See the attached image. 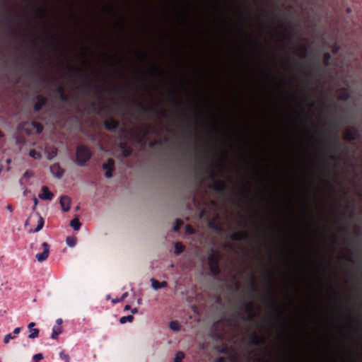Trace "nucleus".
I'll return each instance as SVG.
<instances>
[{
	"label": "nucleus",
	"mask_w": 362,
	"mask_h": 362,
	"mask_svg": "<svg viewBox=\"0 0 362 362\" xmlns=\"http://www.w3.org/2000/svg\"><path fill=\"white\" fill-rule=\"evenodd\" d=\"M185 249V247L180 243H176L175 244V250L174 252L175 255H179Z\"/></svg>",
	"instance_id": "obj_19"
},
{
	"label": "nucleus",
	"mask_w": 362,
	"mask_h": 362,
	"mask_svg": "<svg viewBox=\"0 0 362 362\" xmlns=\"http://www.w3.org/2000/svg\"><path fill=\"white\" fill-rule=\"evenodd\" d=\"M265 341L264 338L262 336L256 335L255 334H252L250 337V344L258 346L264 344Z\"/></svg>",
	"instance_id": "obj_7"
},
{
	"label": "nucleus",
	"mask_w": 362,
	"mask_h": 362,
	"mask_svg": "<svg viewBox=\"0 0 362 362\" xmlns=\"http://www.w3.org/2000/svg\"><path fill=\"white\" fill-rule=\"evenodd\" d=\"M36 217H37V226L35 230H30L29 233H37V232L40 231L43 228V226H44L43 218L39 214H37L36 215Z\"/></svg>",
	"instance_id": "obj_12"
},
{
	"label": "nucleus",
	"mask_w": 362,
	"mask_h": 362,
	"mask_svg": "<svg viewBox=\"0 0 362 362\" xmlns=\"http://www.w3.org/2000/svg\"><path fill=\"white\" fill-rule=\"evenodd\" d=\"M4 136L3 133L0 131V138H1Z\"/></svg>",
	"instance_id": "obj_44"
},
{
	"label": "nucleus",
	"mask_w": 362,
	"mask_h": 362,
	"mask_svg": "<svg viewBox=\"0 0 362 362\" xmlns=\"http://www.w3.org/2000/svg\"><path fill=\"white\" fill-rule=\"evenodd\" d=\"M91 157L90 150L84 146H78L76 149V163L83 165Z\"/></svg>",
	"instance_id": "obj_1"
},
{
	"label": "nucleus",
	"mask_w": 362,
	"mask_h": 362,
	"mask_svg": "<svg viewBox=\"0 0 362 362\" xmlns=\"http://www.w3.org/2000/svg\"><path fill=\"white\" fill-rule=\"evenodd\" d=\"M62 326H54L52 328V339H57L58 335L62 333Z\"/></svg>",
	"instance_id": "obj_16"
},
{
	"label": "nucleus",
	"mask_w": 362,
	"mask_h": 362,
	"mask_svg": "<svg viewBox=\"0 0 362 362\" xmlns=\"http://www.w3.org/2000/svg\"><path fill=\"white\" fill-rule=\"evenodd\" d=\"M26 194H27V191H26V190H25V191L23 192V195H24V196H25V195H26Z\"/></svg>",
	"instance_id": "obj_46"
},
{
	"label": "nucleus",
	"mask_w": 362,
	"mask_h": 362,
	"mask_svg": "<svg viewBox=\"0 0 362 362\" xmlns=\"http://www.w3.org/2000/svg\"><path fill=\"white\" fill-rule=\"evenodd\" d=\"M50 171L52 175L57 177H61L63 175L64 170L58 164H54L50 167Z\"/></svg>",
	"instance_id": "obj_9"
},
{
	"label": "nucleus",
	"mask_w": 362,
	"mask_h": 362,
	"mask_svg": "<svg viewBox=\"0 0 362 362\" xmlns=\"http://www.w3.org/2000/svg\"><path fill=\"white\" fill-rule=\"evenodd\" d=\"M329 57H330V56H329V54L328 53H327V54H325V60H328V59H329Z\"/></svg>",
	"instance_id": "obj_41"
},
{
	"label": "nucleus",
	"mask_w": 362,
	"mask_h": 362,
	"mask_svg": "<svg viewBox=\"0 0 362 362\" xmlns=\"http://www.w3.org/2000/svg\"><path fill=\"white\" fill-rule=\"evenodd\" d=\"M134 320V317L132 315L123 316L120 317L119 322L121 324H124L126 322H132Z\"/></svg>",
	"instance_id": "obj_22"
},
{
	"label": "nucleus",
	"mask_w": 362,
	"mask_h": 362,
	"mask_svg": "<svg viewBox=\"0 0 362 362\" xmlns=\"http://www.w3.org/2000/svg\"><path fill=\"white\" fill-rule=\"evenodd\" d=\"M21 330V327H16L14 330H13V334H18L20 333Z\"/></svg>",
	"instance_id": "obj_33"
},
{
	"label": "nucleus",
	"mask_w": 362,
	"mask_h": 362,
	"mask_svg": "<svg viewBox=\"0 0 362 362\" xmlns=\"http://www.w3.org/2000/svg\"><path fill=\"white\" fill-rule=\"evenodd\" d=\"M230 238L233 240L240 241L245 239L247 234L243 231H237L232 233Z\"/></svg>",
	"instance_id": "obj_10"
},
{
	"label": "nucleus",
	"mask_w": 362,
	"mask_h": 362,
	"mask_svg": "<svg viewBox=\"0 0 362 362\" xmlns=\"http://www.w3.org/2000/svg\"><path fill=\"white\" fill-rule=\"evenodd\" d=\"M339 49V46H337V45H334V46L333 47L332 51H333L334 52H337Z\"/></svg>",
	"instance_id": "obj_36"
},
{
	"label": "nucleus",
	"mask_w": 362,
	"mask_h": 362,
	"mask_svg": "<svg viewBox=\"0 0 362 362\" xmlns=\"http://www.w3.org/2000/svg\"><path fill=\"white\" fill-rule=\"evenodd\" d=\"M29 156L35 159H40L42 158L41 153L35 149H32L29 151Z\"/></svg>",
	"instance_id": "obj_21"
},
{
	"label": "nucleus",
	"mask_w": 362,
	"mask_h": 362,
	"mask_svg": "<svg viewBox=\"0 0 362 362\" xmlns=\"http://www.w3.org/2000/svg\"><path fill=\"white\" fill-rule=\"evenodd\" d=\"M112 302H113V303H117V302H118V300L115 299V300H112Z\"/></svg>",
	"instance_id": "obj_47"
},
{
	"label": "nucleus",
	"mask_w": 362,
	"mask_h": 362,
	"mask_svg": "<svg viewBox=\"0 0 362 362\" xmlns=\"http://www.w3.org/2000/svg\"><path fill=\"white\" fill-rule=\"evenodd\" d=\"M357 136V132L355 129H347L344 134V139L347 141H353Z\"/></svg>",
	"instance_id": "obj_11"
},
{
	"label": "nucleus",
	"mask_w": 362,
	"mask_h": 362,
	"mask_svg": "<svg viewBox=\"0 0 362 362\" xmlns=\"http://www.w3.org/2000/svg\"><path fill=\"white\" fill-rule=\"evenodd\" d=\"M6 163H11V159H8V160H6Z\"/></svg>",
	"instance_id": "obj_45"
},
{
	"label": "nucleus",
	"mask_w": 362,
	"mask_h": 362,
	"mask_svg": "<svg viewBox=\"0 0 362 362\" xmlns=\"http://www.w3.org/2000/svg\"><path fill=\"white\" fill-rule=\"evenodd\" d=\"M70 226L74 230H78L81 226V223H80L78 218L76 217L71 221Z\"/></svg>",
	"instance_id": "obj_14"
},
{
	"label": "nucleus",
	"mask_w": 362,
	"mask_h": 362,
	"mask_svg": "<svg viewBox=\"0 0 362 362\" xmlns=\"http://www.w3.org/2000/svg\"><path fill=\"white\" fill-rule=\"evenodd\" d=\"M6 209H7L8 211H9L10 212H12V211H13L12 206H11V205H10V204H8V205L6 206Z\"/></svg>",
	"instance_id": "obj_38"
},
{
	"label": "nucleus",
	"mask_w": 362,
	"mask_h": 362,
	"mask_svg": "<svg viewBox=\"0 0 362 362\" xmlns=\"http://www.w3.org/2000/svg\"><path fill=\"white\" fill-rule=\"evenodd\" d=\"M40 330L38 329H33L30 330V334L28 335V338L33 339L38 337Z\"/></svg>",
	"instance_id": "obj_23"
},
{
	"label": "nucleus",
	"mask_w": 362,
	"mask_h": 362,
	"mask_svg": "<svg viewBox=\"0 0 362 362\" xmlns=\"http://www.w3.org/2000/svg\"><path fill=\"white\" fill-rule=\"evenodd\" d=\"M59 204L64 211H68L71 206V199L68 196H62Z\"/></svg>",
	"instance_id": "obj_5"
},
{
	"label": "nucleus",
	"mask_w": 362,
	"mask_h": 362,
	"mask_svg": "<svg viewBox=\"0 0 362 362\" xmlns=\"http://www.w3.org/2000/svg\"><path fill=\"white\" fill-rule=\"evenodd\" d=\"M66 243L68 246L74 247L76 243V239L74 236H69L66 238Z\"/></svg>",
	"instance_id": "obj_20"
},
{
	"label": "nucleus",
	"mask_w": 362,
	"mask_h": 362,
	"mask_svg": "<svg viewBox=\"0 0 362 362\" xmlns=\"http://www.w3.org/2000/svg\"><path fill=\"white\" fill-rule=\"evenodd\" d=\"M120 148L122 151V154L125 157L129 156L132 153V148L130 147L127 146L125 144H122L120 145Z\"/></svg>",
	"instance_id": "obj_17"
},
{
	"label": "nucleus",
	"mask_w": 362,
	"mask_h": 362,
	"mask_svg": "<svg viewBox=\"0 0 362 362\" xmlns=\"http://www.w3.org/2000/svg\"><path fill=\"white\" fill-rule=\"evenodd\" d=\"M170 328L173 331H178L180 329V326L177 321H171L170 322Z\"/></svg>",
	"instance_id": "obj_24"
},
{
	"label": "nucleus",
	"mask_w": 362,
	"mask_h": 362,
	"mask_svg": "<svg viewBox=\"0 0 362 362\" xmlns=\"http://www.w3.org/2000/svg\"><path fill=\"white\" fill-rule=\"evenodd\" d=\"M182 223V221L177 220L176 225L174 226L173 229L175 231H178L180 229V225Z\"/></svg>",
	"instance_id": "obj_31"
},
{
	"label": "nucleus",
	"mask_w": 362,
	"mask_h": 362,
	"mask_svg": "<svg viewBox=\"0 0 362 362\" xmlns=\"http://www.w3.org/2000/svg\"><path fill=\"white\" fill-rule=\"evenodd\" d=\"M209 265L210 267L211 272L216 275L219 273V267H218V257L217 255L212 253L209 257Z\"/></svg>",
	"instance_id": "obj_2"
},
{
	"label": "nucleus",
	"mask_w": 362,
	"mask_h": 362,
	"mask_svg": "<svg viewBox=\"0 0 362 362\" xmlns=\"http://www.w3.org/2000/svg\"><path fill=\"white\" fill-rule=\"evenodd\" d=\"M130 309H131L130 305H125V307H124V310H130Z\"/></svg>",
	"instance_id": "obj_40"
},
{
	"label": "nucleus",
	"mask_w": 362,
	"mask_h": 362,
	"mask_svg": "<svg viewBox=\"0 0 362 362\" xmlns=\"http://www.w3.org/2000/svg\"><path fill=\"white\" fill-rule=\"evenodd\" d=\"M186 232L189 234H192L194 231H193V229L189 226H186Z\"/></svg>",
	"instance_id": "obj_32"
},
{
	"label": "nucleus",
	"mask_w": 362,
	"mask_h": 362,
	"mask_svg": "<svg viewBox=\"0 0 362 362\" xmlns=\"http://www.w3.org/2000/svg\"><path fill=\"white\" fill-rule=\"evenodd\" d=\"M33 201H34V208H33V209H35V207L37 206V204H38V201H37V198H34Z\"/></svg>",
	"instance_id": "obj_37"
},
{
	"label": "nucleus",
	"mask_w": 362,
	"mask_h": 362,
	"mask_svg": "<svg viewBox=\"0 0 362 362\" xmlns=\"http://www.w3.org/2000/svg\"><path fill=\"white\" fill-rule=\"evenodd\" d=\"M42 193L38 195L39 198L43 200H51L53 198V194L49 191L47 186H43Z\"/></svg>",
	"instance_id": "obj_6"
},
{
	"label": "nucleus",
	"mask_w": 362,
	"mask_h": 362,
	"mask_svg": "<svg viewBox=\"0 0 362 362\" xmlns=\"http://www.w3.org/2000/svg\"><path fill=\"white\" fill-rule=\"evenodd\" d=\"M33 177V173L29 172V171H26L24 175H23V177L20 180V183L21 185L24 187H25V183L23 182V180L25 178V179H28L30 177Z\"/></svg>",
	"instance_id": "obj_26"
},
{
	"label": "nucleus",
	"mask_w": 362,
	"mask_h": 362,
	"mask_svg": "<svg viewBox=\"0 0 362 362\" xmlns=\"http://www.w3.org/2000/svg\"><path fill=\"white\" fill-rule=\"evenodd\" d=\"M106 127H107V129H110L112 128V127H110V125H108L107 124H106Z\"/></svg>",
	"instance_id": "obj_42"
},
{
	"label": "nucleus",
	"mask_w": 362,
	"mask_h": 362,
	"mask_svg": "<svg viewBox=\"0 0 362 362\" xmlns=\"http://www.w3.org/2000/svg\"><path fill=\"white\" fill-rule=\"evenodd\" d=\"M151 287L153 290H158L163 288H165L168 286V283L165 281L159 282L155 279H151Z\"/></svg>",
	"instance_id": "obj_8"
},
{
	"label": "nucleus",
	"mask_w": 362,
	"mask_h": 362,
	"mask_svg": "<svg viewBox=\"0 0 362 362\" xmlns=\"http://www.w3.org/2000/svg\"><path fill=\"white\" fill-rule=\"evenodd\" d=\"M131 312H132V313H133V314H136V313H138V309H137V308H133V309H131Z\"/></svg>",
	"instance_id": "obj_39"
},
{
	"label": "nucleus",
	"mask_w": 362,
	"mask_h": 362,
	"mask_svg": "<svg viewBox=\"0 0 362 362\" xmlns=\"http://www.w3.org/2000/svg\"><path fill=\"white\" fill-rule=\"evenodd\" d=\"M184 354L182 351H178L175 354V356L174 358L173 362H182V359L184 358Z\"/></svg>",
	"instance_id": "obj_25"
},
{
	"label": "nucleus",
	"mask_w": 362,
	"mask_h": 362,
	"mask_svg": "<svg viewBox=\"0 0 362 362\" xmlns=\"http://www.w3.org/2000/svg\"><path fill=\"white\" fill-rule=\"evenodd\" d=\"M59 356L61 358L64 360V362H69V356L66 354L64 351H61L59 353Z\"/></svg>",
	"instance_id": "obj_29"
},
{
	"label": "nucleus",
	"mask_w": 362,
	"mask_h": 362,
	"mask_svg": "<svg viewBox=\"0 0 362 362\" xmlns=\"http://www.w3.org/2000/svg\"><path fill=\"white\" fill-rule=\"evenodd\" d=\"M15 337L12 335V334H7L4 336V342L5 344H8L11 339H14Z\"/></svg>",
	"instance_id": "obj_27"
},
{
	"label": "nucleus",
	"mask_w": 362,
	"mask_h": 362,
	"mask_svg": "<svg viewBox=\"0 0 362 362\" xmlns=\"http://www.w3.org/2000/svg\"><path fill=\"white\" fill-rule=\"evenodd\" d=\"M57 155V149L55 147L51 148L47 151V158L49 160H52L55 158Z\"/></svg>",
	"instance_id": "obj_15"
},
{
	"label": "nucleus",
	"mask_w": 362,
	"mask_h": 362,
	"mask_svg": "<svg viewBox=\"0 0 362 362\" xmlns=\"http://www.w3.org/2000/svg\"><path fill=\"white\" fill-rule=\"evenodd\" d=\"M43 251L41 253H37L35 255L37 260L40 262H44L49 256V245L47 243H43L42 245Z\"/></svg>",
	"instance_id": "obj_3"
},
{
	"label": "nucleus",
	"mask_w": 362,
	"mask_h": 362,
	"mask_svg": "<svg viewBox=\"0 0 362 362\" xmlns=\"http://www.w3.org/2000/svg\"><path fill=\"white\" fill-rule=\"evenodd\" d=\"M115 162L113 159L109 158L107 162L103 165V168L105 170V176L110 178L112 176V170L114 169Z\"/></svg>",
	"instance_id": "obj_4"
},
{
	"label": "nucleus",
	"mask_w": 362,
	"mask_h": 362,
	"mask_svg": "<svg viewBox=\"0 0 362 362\" xmlns=\"http://www.w3.org/2000/svg\"><path fill=\"white\" fill-rule=\"evenodd\" d=\"M57 325L56 326H62V319H57Z\"/></svg>",
	"instance_id": "obj_35"
},
{
	"label": "nucleus",
	"mask_w": 362,
	"mask_h": 362,
	"mask_svg": "<svg viewBox=\"0 0 362 362\" xmlns=\"http://www.w3.org/2000/svg\"><path fill=\"white\" fill-rule=\"evenodd\" d=\"M33 126L36 129L37 133H40L42 131V126L38 123L33 122Z\"/></svg>",
	"instance_id": "obj_28"
},
{
	"label": "nucleus",
	"mask_w": 362,
	"mask_h": 362,
	"mask_svg": "<svg viewBox=\"0 0 362 362\" xmlns=\"http://www.w3.org/2000/svg\"><path fill=\"white\" fill-rule=\"evenodd\" d=\"M338 96L341 100H346L349 96V93L346 89H341L338 93Z\"/></svg>",
	"instance_id": "obj_18"
},
{
	"label": "nucleus",
	"mask_w": 362,
	"mask_h": 362,
	"mask_svg": "<svg viewBox=\"0 0 362 362\" xmlns=\"http://www.w3.org/2000/svg\"><path fill=\"white\" fill-rule=\"evenodd\" d=\"M35 325V322H30V323H29V324H28V328L30 330H31V329H34V328H33V327H34Z\"/></svg>",
	"instance_id": "obj_34"
},
{
	"label": "nucleus",
	"mask_w": 362,
	"mask_h": 362,
	"mask_svg": "<svg viewBox=\"0 0 362 362\" xmlns=\"http://www.w3.org/2000/svg\"><path fill=\"white\" fill-rule=\"evenodd\" d=\"M28 221H27L25 222V226H27V225H28Z\"/></svg>",
	"instance_id": "obj_49"
},
{
	"label": "nucleus",
	"mask_w": 362,
	"mask_h": 362,
	"mask_svg": "<svg viewBox=\"0 0 362 362\" xmlns=\"http://www.w3.org/2000/svg\"><path fill=\"white\" fill-rule=\"evenodd\" d=\"M46 103V99L42 96L37 97V103L35 105V110L39 111L42 107Z\"/></svg>",
	"instance_id": "obj_13"
},
{
	"label": "nucleus",
	"mask_w": 362,
	"mask_h": 362,
	"mask_svg": "<svg viewBox=\"0 0 362 362\" xmlns=\"http://www.w3.org/2000/svg\"><path fill=\"white\" fill-rule=\"evenodd\" d=\"M43 358V355L40 353L36 354L33 356V359L35 360L37 362V361H40Z\"/></svg>",
	"instance_id": "obj_30"
},
{
	"label": "nucleus",
	"mask_w": 362,
	"mask_h": 362,
	"mask_svg": "<svg viewBox=\"0 0 362 362\" xmlns=\"http://www.w3.org/2000/svg\"><path fill=\"white\" fill-rule=\"evenodd\" d=\"M76 209V211H78V210L79 209V206H77L76 207V209Z\"/></svg>",
	"instance_id": "obj_48"
},
{
	"label": "nucleus",
	"mask_w": 362,
	"mask_h": 362,
	"mask_svg": "<svg viewBox=\"0 0 362 362\" xmlns=\"http://www.w3.org/2000/svg\"><path fill=\"white\" fill-rule=\"evenodd\" d=\"M127 296V293H125L122 295V298H125Z\"/></svg>",
	"instance_id": "obj_43"
}]
</instances>
